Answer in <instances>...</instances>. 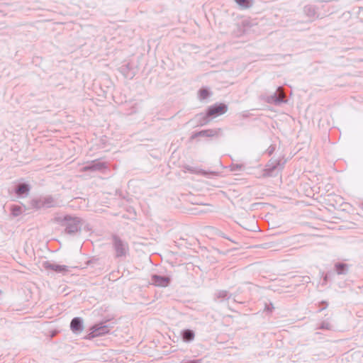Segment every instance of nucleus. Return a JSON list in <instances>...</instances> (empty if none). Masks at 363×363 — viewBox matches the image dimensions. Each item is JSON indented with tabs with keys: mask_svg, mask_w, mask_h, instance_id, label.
Returning <instances> with one entry per match:
<instances>
[{
	"mask_svg": "<svg viewBox=\"0 0 363 363\" xmlns=\"http://www.w3.org/2000/svg\"><path fill=\"white\" fill-rule=\"evenodd\" d=\"M194 121L197 126H203L207 125L211 121V118L208 116V113L206 112V113H201L196 115Z\"/></svg>",
	"mask_w": 363,
	"mask_h": 363,
	"instance_id": "nucleus-14",
	"label": "nucleus"
},
{
	"mask_svg": "<svg viewBox=\"0 0 363 363\" xmlns=\"http://www.w3.org/2000/svg\"><path fill=\"white\" fill-rule=\"evenodd\" d=\"M43 267L47 270H52L57 273L65 274L68 272V267L66 265H60L55 263H52L49 261L43 263Z\"/></svg>",
	"mask_w": 363,
	"mask_h": 363,
	"instance_id": "nucleus-10",
	"label": "nucleus"
},
{
	"mask_svg": "<svg viewBox=\"0 0 363 363\" xmlns=\"http://www.w3.org/2000/svg\"><path fill=\"white\" fill-rule=\"evenodd\" d=\"M321 304H324V307L322 308L321 309H320V311L325 309L327 308V306H328V303L326 301H322Z\"/></svg>",
	"mask_w": 363,
	"mask_h": 363,
	"instance_id": "nucleus-25",
	"label": "nucleus"
},
{
	"mask_svg": "<svg viewBox=\"0 0 363 363\" xmlns=\"http://www.w3.org/2000/svg\"><path fill=\"white\" fill-rule=\"evenodd\" d=\"M328 275L325 274L323 277V284H325L328 281Z\"/></svg>",
	"mask_w": 363,
	"mask_h": 363,
	"instance_id": "nucleus-26",
	"label": "nucleus"
},
{
	"mask_svg": "<svg viewBox=\"0 0 363 363\" xmlns=\"http://www.w3.org/2000/svg\"><path fill=\"white\" fill-rule=\"evenodd\" d=\"M335 269L337 274H346L348 272V265L345 263H336L335 264Z\"/></svg>",
	"mask_w": 363,
	"mask_h": 363,
	"instance_id": "nucleus-17",
	"label": "nucleus"
},
{
	"mask_svg": "<svg viewBox=\"0 0 363 363\" xmlns=\"http://www.w3.org/2000/svg\"><path fill=\"white\" fill-rule=\"evenodd\" d=\"M284 164L285 161L281 160H269L262 171V176L264 177H277L284 169Z\"/></svg>",
	"mask_w": 363,
	"mask_h": 363,
	"instance_id": "nucleus-3",
	"label": "nucleus"
},
{
	"mask_svg": "<svg viewBox=\"0 0 363 363\" xmlns=\"http://www.w3.org/2000/svg\"><path fill=\"white\" fill-rule=\"evenodd\" d=\"M30 205L33 208H35V209H40L42 208H44L43 198L40 197L38 199H32L30 201Z\"/></svg>",
	"mask_w": 363,
	"mask_h": 363,
	"instance_id": "nucleus-18",
	"label": "nucleus"
},
{
	"mask_svg": "<svg viewBox=\"0 0 363 363\" xmlns=\"http://www.w3.org/2000/svg\"><path fill=\"white\" fill-rule=\"evenodd\" d=\"M318 328L321 330H331L332 326L328 322H323Z\"/></svg>",
	"mask_w": 363,
	"mask_h": 363,
	"instance_id": "nucleus-23",
	"label": "nucleus"
},
{
	"mask_svg": "<svg viewBox=\"0 0 363 363\" xmlns=\"http://www.w3.org/2000/svg\"><path fill=\"white\" fill-rule=\"evenodd\" d=\"M58 225L64 228L63 232L69 235H75L82 230V220L79 218L66 215L55 218Z\"/></svg>",
	"mask_w": 363,
	"mask_h": 363,
	"instance_id": "nucleus-1",
	"label": "nucleus"
},
{
	"mask_svg": "<svg viewBox=\"0 0 363 363\" xmlns=\"http://www.w3.org/2000/svg\"><path fill=\"white\" fill-rule=\"evenodd\" d=\"M221 128H214V129H206L201 131L194 133L191 136V140H194L198 137H207V138H214L218 137L221 133Z\"/></svg>",
	"mask_w": 363,
	"mask_h": 363,
	"instance_id": "nucleus-7",
	"label": "nucleus"
},
{
	"mask_svg": "<svg viewBox=\"0 0 363 363\" xmlns=\"http://www.w3.org/2000/svg\"><path fill=\"white\" fill-rule=\"evenodd\" d=\"M70 329L74 334H79L84 330V321L80 317L74 318L70 323Z\"/></svg>",
	"mask_w": 363,
	"mask_h": 363,
	"instance_id": "nucleus-11",
	"label": "nucleus"
},
{
	"mask_svg": "<svg viewBox=\"0 0 363 363\" xmlns=\"http://www.w3.org/2000/svg\"><path fill=\"white\" fill-rule=\"evenodd\" d=\"M303 13L309 18L311 22L318 17L317 9L315 6L311 4L306 5L303 9Z\"/></svg>",
	"mask_w": 363,
	"mask_h": 363,
	"instance_id": "nucleus-13",
	"label": "nucleus"
},
{
	"mask_svg": "<svg viewBox=\"0 0 363 363\" xmlns=\"http://www.w3.org/2000/svg\"><path fill=\"white\" fill-rule=\"evenodd\" d=\"M282 89L281 86H279L277 89V91L274 93L272 95H264L262 96V99L268 104H274L276 106H279L281 104L286 103V100L284 98V94H279Z\"/></svg>",
	"mask_w": 363,
	"mask_h": 363,
	"instance_id": "nucleus-5",
	"label": "nucleus"
},
{
	"mask_svg": "<svg viewBox=\"0 0 363 363\" xmlns=\"http://www.w3.org/2000/svg\"><path fill=\"white\" fill-rule=\"evenodd\" d=\"M171 281V279L167 276L152 274L151 277V284L159 287H166Z\"/></svg>",
	"mask_w": 363,
	"mask_h": 363,
	"instance_id": "nucleus-9",
	"label": "nucleus"
},
{
	"mask_svg": "<svg viewBox=\"0 0 363 363\" xmlns=\"http://www.w3.org/2000/svg\"><path fill=\"white\" fill-rule=\"evenodd\" d=\"M199 96L201 100L206 99L211 96V92L208 89L202 88L199 91Z\"/></svg>",
	"mask_w": 363,
	"mask_h": 363,
	"instance_id": "nucleus-20",
	"label": "nucleus"
},
{
	"mask_svg": "<svg viewBox=\"0 0 363 363\" xmlns=\"http://www.w3.org/2000/svg\"><path fill=\"white\" fill-rule=\"evenodd\" d=\"M181 336L184 342H190L194 340L195 333L190 329H185L181 332Z\"/></svg>",
	"mask_w": 363,
	"mask_h": 363,
	"instance_id": "nucleus-15",
	"label": "nucleus"
},
{
	"mask_svg": "<svg viewBox=\"0 0 363 363\" xmlns=\"http://www.w3.org/2000/svg\"><path fill=\"white\" fill-rule=\"evenodd\" d=\"M111 240V246L114 251V257L116 259L125 258L129 255L130 251L128 242L116 234H113Z\"/></svg>",
	"mask_w": 363,
	"mask_h": 363,
	"instance_id": "nucleus-2",
	"label": "nucleus"
},
{
	"mask_svg": "<svg viewBox=\"0 0 363 363\" xmlns=\"http://www.w3.org/2000/svg\"><path fill=\"white\" fill-rule=\"evenodd\" d=\"M241 167H242V166H241V165H238V164H237V165H236V169H241Z\"/></svg>",
	"mask_w": 363,
	"mask_h": 363,
	"instance_id": "nucleus-27",
	"label": "nucleus"
},
{
	"mask_svg": "<svg viewBox=\"0 0 363 363\" xmlns=\"http://www.w3.org/2000/svg\"><path fill=\"white\" fill-rule=\"evenodd\" d=\"M107 168L106 162H101L99 160H93L91 162L87 163L82 167L83 172H96L102 171Z\"/></svg>",
	"mask_w": 363,
	"mask_h": 363,
	"instance_id": "nucleus-8",
	"label": "nucleus"
},
{
	"mask_svg": "<svg viewBox=\"0 0 363 363\" xmlns=\"http://www.w3.org/2000/svg\"><path fill=\"white\" fill-rule=\"evenodd\" d=\"M235 2L242 8H249L251 6L250 0H235Z\"/></svg>",
	"mask_w": 363,
	"mask_h": 363,
	"instance_id": "nucleus-21",
	"label": "nucleus"
},
{
	"mask_svg": "<svg viewBox=\"0 0 363 363\" xmlns=\"http://www.w3.org/2000/svg\"><path fill=\"white\" fill-rule=\"evenodd\" d=\"M216 296L217 298L220 299V301L228 300L231 296V295L229 294L228 291L225 290L218 291L216 294Z\"/></svg>",
	"mask_w": 363,
	"mask_h": 363,
	"instance_id": "nucleus-19",
	"label": "nucleus"
},
{
	"mask_svg": "<svg viewBox=\"0 0 363 363\" xmlns=\"http://www.w3.org/2000/svg\"><path fill=\"white\" fill-rule=\"evenodd\" d=\"M228 111V106L225 104H215L209 106L206 111L211 118H216L224 114Z\"/></svg>",
	"mask_w": 363,
	"mask_h": 363,
	"instance_id": "nucleus-6",
	"label": "nucleus"
},
{
	"mask_svg": "<svg viewBox=\"0 0 363 363\" xmlns=\"http://www.w3.org/2000/svg\"><path fill=\"white\" fill-rule=\"evenodd\" d=\"M11 211V214L15 217L18 216L21 213V208L16 205L12 206Z\"/></svg>",
	"mask_w": 363,
	"mask_h": 363,
	"instance_id": "nucleus-22",
	"label": "nucleus"
},
{
	"mask_svg": "<svg viewBox=\"0 0 363 363\" xmlns=\"http://www.w3.org/2000/svg\"><path fill=\"white\" fill-rule=\"evenodd\" d=\"M274 308V306L272 303H270L268 305L266 304V306H265V310L267 311L272 312Z\"/></svg>",
	"mask_w": 363,
	"mask_h": 363,
	"instance_id": "nucleus-24",
	"label": "nucleus"
},
{
	"mask_svg": "<svg viewBox=\"0 0 363 363\" xmlns=\"http://www.w3.org/2000/svg\"><path fill=\"white\" fill-rule=\"evenodd\" d=\"M109 331L110 327L106 324V322H101L90 328V333L86 335V338L91 340L94 337L106 335Z\"/></svg>",
	"mask_w": 363,
	"mask_h": 363,
	"instance_id": "nucleus-4",
	"label": "nucleus"
},
{
	"mask_svg": "<svg viewBox=\"0 0 363 363\" xmlns=\"http://www.w3.org/2000/svg\"><path fill=\"white\" fill-rule=\"evenodd\" d=\"M274 151V149H270V150H269V155H271L272 153V152Z\"/></svg>",
	"mask_w": 363,
	"mask_h": 363,
	"instance_id": "nucleus-29",
	"label": "nucleus"
},
{
	"mask_svg": "<svg viewBox=\"0 0 363 363\" xmlns=\"http://www.w3.org/2000/svg\"><path fill=\"white\" fill-rule=\"evenodd\" d=\"M30 186L26 183H19L15 187L14 192L18 197H26L28 195Z\"/></svg>",
	"mask_w": 363,
	"mask_h": 363,
	"instance_id": "nucleus-12",
	"label": "nucleus"
},
{
	"mask_svg": "<svg viewBox=\"0 0 363 363\" xmlns=\"http://www.w3.org/2000/svg\"><path fill=\"white\" fill-rule=\"evenodd\" d=\"M220 236L224 238L228 239L226 236L224 235L223 233H220Z\"/></svg>",
	"mask_w": 363,
	"mask_h": 363,
	"instance_id": "nucleus-28",
	"label": "nucleus"
},
{
	"mask_svg": "<svg viewBox=\"0 0 363 363\" xmlns=\"http://www.w3.org/2000/svg\"><path fill=\"white\" fill-rule=\"evenodd\" d=\"M42 198L44 208H49L57 206V201L52 196H47Z\"/></svg>",
	"mask_w": 363,
	"mask_h": 363,
	"instance_id": "nucleus-16",
	"label": "nucleus"
}]
</instances>
